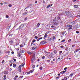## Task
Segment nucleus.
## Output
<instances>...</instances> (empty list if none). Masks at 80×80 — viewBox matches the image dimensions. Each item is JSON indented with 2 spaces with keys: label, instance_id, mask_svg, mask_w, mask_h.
<instances>
[{
  "label": "nucleus",
  "instance_id": "f257e3e1",
  "mask_svg": "<svg viewBox=\"0 0 80 80\" xmlns=\"http://www.w3.org/2000/svg\"><path fill=\"white\" fill-rule=\"evenodd\" d=\"M59 20H61V18H60L58 16H57L55 17L54 20V22H58Z\"/></svg>",
  "mask_w": 80,
  "mask_h": 80
},
{
  "label": "nucleus",
  "instance_id": "f03ea898",
  "mask_svg": "<svg viewBox=\"0 0 80 80\" xmlns=\"http://www.w3.org/2000/svg\"><path fill=\"white\" fill-rule=\"evenodd\" d=\"M65 13L67 15L68 17H72V14L70 12L68 11H66L65 12Z\"/></svg>",
  "mask_w": 80,
  "mask_h": 80
},
{
  "label": "nucleus",
  "instance_id": "7ed1b4c3",
  "mask_svg": "<svg viewBox=\"0 0 80 80\" xmlns=\"http://www.w3.org/2000/svg\"><path fill=\"white\" fill-rule=\"evenodd\" d=\"M67 28L68 29V30H71V29H72V26L70 25H67L66 26Z\"/></svg>",
  "mask_w": 80,
  "mask_h": 80
},
{
  "label": "nucleus",
  "instance_id": "20e7f679",
  "mask_svg": "<svg viewBox=\"0 0 80 80\" xmlns=\"http://www.w3.org/2000/svg\"><path fill=\"white\" fill-rule=\"evenodd\" d=\"M32 50H35V49L36 48H37V46H36V45H35V44H33L32 45Z\"/></svg>",
  "mask_w": 80,
  "mask_h": 80
},
{
  "label": "nucleus",
  "instance_id": "39448f33",
  "mask_svg": "<svg viewBox=\"0 0 80 80\" xmlns=\"http://www.w3.org/2000/svg\"><path fill=\"white\" fill-rule=\"evenodd\" d=\"M32 57L31 58V63H33V62H34V61H35V57L34 55H33L32 56Z\"/></svg>",
  "mask_w": 80,
  "mask_h": 80
},
{
  "label": "nucleus",
  "instance_id": "423d86ee",
  "mask_svg": "<svg viewBox=\"0 0 80 80\" xmlns=\"http://www.w3.org/2000/svg\"><path fill=\"white\" fill-rule=\"evenodd\" d=\"M23 27H24V24H22L21 25V26L17 29L16 30H20V29H22Z\"/></svg>",
  "mask_w": 80,
  "mask_h": 80
},
{
  "label": "nucleus",
  "instance_id": "0eeeda50",
  "mask_svg": "<svg viewBox=\"0 0 80 80\" xmlns=\"http://www.w3.org/2000/svg\"><path fill=\"white\" fill-rule=\"evenodd\" d=\"M9 42L11 44H13V39L12 38L9 39Z\"/></svg>",
  "mask_w": 80,
  "mask_h": 80
},
{
  "label": "nucleus",
  "instance_id": "6e6552de",
  "mask_svg": "<svg viewBox=\"0 0 80 80\" xmlns=\"http://www.w3.org/2000/svg\"><path fill=\"white\" fill-rule=\"evenodd\" d=\"M61 34L63 35V36H64V35H67V32H66V31L62 32H61Z\"/></svg>",
  "mask_w": 80,
  "mask_h": 80
},
{
  "label": "nucleus",
  "instance_id": "1a4fd4ad",
  "mask_svg": "<svg viewBox=\"0 0 80 80\" xmlns=\"http://www.w3.org/2000/svg\"><path fill=\"white\" fill-rule=\"evenodd\" d=\"M18 69L19 72H21V70H22V65H20Z\"/></svg>",
  "mask_w": 80,
  "mask_h": 80
},
{
  "label": "nucleus",
  "instance_id": "9d476101",
  "mask_svg": "<svg viewBox=\"0 0 80 80\" xmlns=\"http://www.w3.org/2000/svg\"><path fill=\"white\" fill-rule=\"evenodd\" d=\"M56 22V21H54L53 20L52 23V25H55V26H56V25H58V23H57Z\"/></svg>",
  "mask_w": 80,
  "mask_h": 80
},
{
  "label": "nucleus",
  "instance_id": "9b49d317",
  "mask_svg": "<svg viewBox=\"0 0 80 80\" xmlns=\"http://www.w3.org/2000/svg\"><path fill=\"white\" fill-rule=\"evenodd\" d=\"M63 58V57L62 56H59V57L58 59V62H60V61H61V60H62V59Z\"/></svg>",
  "mask_w": 80,
  "mask_h": 80
},
{
  "label": "nucleus",
  "instance_id": "f8f14e48",
  "mask_svg": "<svg viewBox=\"0 0 80 80\" xmlns=\"http://www.w3.org/2000/svg\"><path fill=\"white\" fill-rule=\"evenodd\" d=\"M26 73L28 74V75L30 74V73H33V70H31L29 72H27Z\"/></svg>",
  "mask_w": 80,
  "mask_h": 80
},
{
  "label": "nucleus",
  "instance_id": "ddd939ff",
  "mask_svg": "<svg viewBox=\"0 0 80 80\" xmlns=\"http://www.w3.org/2000/svg\"><path fill=\"white\" fill-rule=\"evenodd\" d=\"M36 42V40H35V39H33L32 40V41L31 43V47H32V45H33V43H34V42Z\"/></svg>",
  "mask_w": 80,
  "mask_h": 80
},
{
  "label": "nucleus",
  "instance_id": "4468645a",
  "mask_svg": "<svg viewBox=\"0 0 80 80\" xmlns=\"http://www.w3.org/2000/svg\"><path fill=\"white\" fill-rule=\"evenodd\" d=\"M23 77V76H21L19 77V78H18V80H21L22 78Z\"/></svg>",
  "mask_w": 80,
  "mask_h": 80
},
{
  "label": "nucleus",
  "instance_id": "2eb2a0df",
  "mask_svg": "<svg viewBox=\"0 0 80 80\" xmlns=\"http://www.w3.org/2000/svg\"><path fill=\"white\" fill-rule=\"evenodd\" d=\"M49 55H51V56H52V57H53L54 56V55L53 54V52H49Z\"/></svg>",
  "mask_w": 80,
  "mask_h": 80
},
{
  "label": "nucleus",
  "instance_id": "dca6fc26",
  "mask_svg": "<svg viewBox=\"0 0 80 80\" xmlns=\"http://www.w3.org/2000/svg\"><path fill=\"white\" fill-rule=\"evenodd\" d=\"M11 52H12V51H7L6 53H8V55H10V53H11Z\"/></svg>",
  "mask_w": 80,
  "mask_h": 80
},
{
  "label": "nucleus",
  "instance_id": "f3484780",
  "mask_svg": "<svg viewBox=\"0 0 80 80\" xmlns=\"http://www.w3.org/2000/svg\"><path fill=\"white\" fill-rule=\"evenodd\" d=\"M79 50H80V48H79L78 49H76L75 51L74 52V53H77V52H78Z\"/></svg>",
  "mask_w": 80,
  "mask_h": 80
},
{
  "label": "nucleus",
  "instance_id": "a211bd4d",
  "mask_svg": "<svg viewBox=\"0 0 80 80\" xmlns=\"http://www.w3.org/2000/svg\"><path fill=\"white\" fill-rule=\"evenodd\" d=\"M20 52L21 53H24V52H25V50L22 49H21Z\"/></svg>",
  "mask_w": 80,
  "mask_h": 80
},
{
  "label": "nucleus",
  "instance_id": "6ab92c4d",
  "mask_svg": "<svg viewBox=\"0 0 80 80\" xmlns=\"http://www.w3.org/2000/svg\"><path fill=\"white\" fill-rule=\"evenodd\" d=\"M41 42H42V45H45V44L46 43H47V42H46V41H42Z\"/></svg>",
  "mask_w": 80,
  "mask_h": 80
},
{
  "label": "nucleus",
  "instance_id": "aec40b11",
  "mask_svg": "<svg viewBox=\"0 0 80 80\" xmlns=\"http://www.w3.org/2000/svg\"><path fill=\"white\" fill-rule=\"evenodd\" d=\"M4 78H3V80H7V76L6 75H4L3 76Z\"/></svg>",
  "mask_w": 80,
  "mask_h": 80
},
{
  "label": "nucleus",
  "instance_id": "412c9836",
  "mask_svg": "<svg viewBox=\"0 0 80 80\" xmlns=\"http://www.w3.org/2000/svg\"><path fill=\"white\" fill-rule=\"evenodd\" d=\"M50 27L49 25H48L46 26V28L47 29H49Z\"/></svg>",
  "mask_w": 80,
  "mask_h": 80
},
{
  "label": "nucleus",
  "instance_id": "4be33fe9",
  "mask_svg": "<svg viewBox=\"0 0 80 80\" xmlns=\"http://www.w3.org/2000/svg\"><path fill=\"white\" fill-rule=\"evenodd\" d=\"M48 41H51V40H52V38L50 37H49L48 38Z\"/></svg>",
  "mask_w": 80,
  "mask_h": 80
},
{
  "label": "nucleus",
  "instance_id": "5701e85b",
  "mask_svg": "<svg viewBox=\"0 0 80 80\" xmlns=\"http://www.w3.org/2000/svg\"><path fill=\"white\" fill-rule=\"evenodd\" d=\"M74 74L75 73L74 72L70 74V75H69V77H72Z\"/></svg>",
  "mask_w": 80,
  "mask_h": 80
},
{
  "label": "nucleus",
  "instance_id": "b1692460",
  "mask_svg": "<svg viewBox=\"0 0 80 80\" xmlns=\"http://www.w3.org/2000/svg\"><path fill=\"white\" fill-rule=\"evenodd\" d=\"M18 55L20 57V58H22V55H21V54H20V52H18Z\"/></svg>",
  "mask_w": 80,
  "mask_h": 80
},
{
  "label": "nucleus",
  "instance_id": "393cba45",
  "mask_svg": "<svg viewBox=\"0 0 80 80\" xmlns=\"http://www.w3.org/2000/svg\"><path fill=\"white\" fill-rule=\"evenodd\" d=\"M67 72V71H62L60 72V73L61 74H63V73H65V72Z\"/></svg>",
  "mask_w": 80,
  "mask_h": 80
},
{
  "label": "nucleus",
  "instance_id": "a878e982",
  "mask_svg": "<svg viewBox=\"0 0 80 80\" xmlns=\"http://www.w3.org/2000/svg\"><path fill=\"white\" fill-rule=\"evenodd\" d=\"M18 75L15 76L13 78V79H14V80H17V78H18Z\"/></svg>",
  "mask_w": 80,
  "mask_h": 80
},
{
  "label": "nucleus",
  "instance_id": "bb28decb",
  "mask_svg": "<svg viewBox=\"0 0 80 80\" xmlns=\"http://www.w3.org/2000/svg\"><path fill=\"white\" fill-rule=\"evenodd\" d=\"M47 34H45L44 36V37L43 38L44 40H45V38H47Z\"/></svg>",
  "mask_w": 80,
  "mask_h": 80
},
{
  "label": "nucleus",
  "instance_id": "cd10ccee",
  "mask_svg": "<svg viewBox=\"0 0 80 80\" xmlns=\"http://www.w3.org/2000/svg\"><path fill=\"white\" fill-rule=\"evenodd\" d=\"M3 72H4V74H5V75H7L8 73V71H4Z\"/></svg>",
  "mask_w": 80,
  "mask_h": 80
},
{
  "label": "nucleus",
  "instance_id": "c85d7f7f",
  "mask_svg": "<svg viewBox=\"0 0 80 80\" xmlns=\"http://www.w3.org/2000/svg\"><path fill=\"white\" fill-rule=\"evenodd\" d=\"M57 22L58 23H59V24H61V23H62V21H61V20H59Z\"/></svg>",
  "mask_w": 80,
  "mask_h": 80
},
{
  "label": "nucleus",
  "instance_id": "c756f323",
  "mask_svg": "<svg viewBox=\"0 0 80 80\" xmlns=\"http://www.w3.org/2000/svg\"><path fill=\"white\" fill-rule=\"evenodd\" d=\"M55 36H53L52 40V41H54L55 40Z\"/></svg>",
  "mask_w": 80,
  "mask_h": 80
},
{
  "label": "nucleus",
  "instance_id": "7c9ffc66",
  "mask_svg": "<svg viewBox=\"0 0 80 80\" xmlns=\"http://www.w3.org/2000/svg\"><path fill=\"white\" fill-rule=\"evenodd\" d=\"M68 55V53H67V52H66L65 53H64L63 55L64 57H65V56H67V55Z\"/></svg>",
  "mask_w": 80,
  "mask_h": 80
},
{
  "label": "nucleus",
  "instance_id": "2f4dec72",
  "mask_svg": "<svg viewBox=\"0 0 80 80\" xmlns=\"http://www.w3.org/2000/svg\"><path fill=\"white\" fill-rule=\"evenodd\" d=\"M48 58H52V56L51 55H50V54L48 55Z\"/></svg>",
  "mask_w": 80,
  "mask_h": 80
},
{
  "label": "nucleus",
  "instance_id": "473e14b6",
  "mask_svg": "<svg viewBox=\"0 0 80 80\" xmlns=\"http://www.w3.org/2000/svg\"><path fill=\"white\" fill-rule=\"evenodd\" d=\"M53 52H54V54H54V55H55V54H56V53H57V50H55Z\"/></svg>",
  "mask_w": 80,
  "mask_h": 80
},
{
  "label": "nucleus",
  "instance_id": "72a5a7b5",
  "mask_svg": "<svg viewBox=\"0 0 80 80\" xmlns=\"http://www.w3.org/2000/svg\"><path fill=\"white\" fill-rule=\"evenodd\" d=\"M27 53L29 55H31V54H32V52H29V51H28Z\"/></svg>",
  "mask_w": 80,
  "mask_h": 80
},
{
  "label": "nucleus",
  "instance_id": "f704fd0d",
  "mask_svg": "<svg viewBox=\"0 0 80 80\" xmlns=\"http://www.w3.org/2000/svg\"><path fill=\"white\" fill-rule=\"evenodd\" d=\"M28 13V12H26V11H25L23 13V15H27Z\"/></svg>",
  "mask_w": 80,
  "mask_h": 80
},
{
  "label": "nucleus",
  "instance_id": "c9c22d12",
  "mask_svg": "<svg viewBox=\"0 0 80 80\" xmlns=\"http://www.w3.org/2000/svg\"><path fill=\"white\" fill-rule=\"evenodd\" d=\"M13 68H15L16 67V65L15 64H13Z\"/></svg>",
  "mask_w": 80,
  "mask_h": 80
},
{
  "label": "nucleus",
  "instance_id": "e433bc0d",
  "mask_svg": "<svg viewBox=\"0 0 80 80\" xmlns=\"http://www.w3.org/2000/svg\"><path fill=\"white\" fill-rule=\"evenodd\" d=\"M74 8H78V5H75L74 6Z\"/></svg>",
  "mask_w": 80,
  "mask_h": 80
},
{
  "label": "nucleus",
  "instance_id": "4c0bfd02",
  "mask_svg": "<svg viewBox=\"0 0 80 80\" xmlns=\"http://www.w3.org/2000/svg\"><path fill=\"white\" fill-rule=\"evenodd\" d=\"M25 62H23V63H22V64L21 66H22V67H23V66H24V65H25Z\"/></svg>",
  "mask_w": 80,
  "mask_h": 80
},
{
  "label": "nucleus",
  "instance_id": "58836bf2",
  "mask_svg": "<svg viewBox=\"0 0 80 80\" xmlns=\"http://www.w3.org/2000/svg\"><path fill=\"white\" fill-rule=\"evenodd\" d=\"M50 7V5L49 4L47 6L46 8H49V7Z\"/></svg>",
  "mask_w": 80,
  "mask_h": 80
},
{
  "label": "nucleus",
  "instance_id": "ea45409f",
  "mask_svg": "<svg viewBox=\"0 0 80 80\" xmlns=\"http://www.w3.org/2000/svg\"><path fill=\"white\" fill-rule=\"evenodd\" d=\"M59 55H62V54H61V53H62V51H59Z\"/></svg>",
  "mask_w": 80,
  "mask_h": 80
},
{
  "label": "nucleus",
  "instance_id": "a19ab883",
  "mask_svg": "<svg viewBox=\"0 0 80 80\" xmlns=\"http://www.w3.org/2000/svg\"><path fill=\"white\" fill-rule=\"evenodd\" d=\"M64 80H67V78L66 77H65L64 78Z\"/></svg>",
  "mask_w": 80,
  "mask_h": 80
},
{
  "label": "nucleus",
  "instance_id": "79ce46f5",
  "mask_svg": "<svg viewBox=\"0 0 80 80\" xmlns=\"http://www.w3.org/2000/svg\"><path fill=\"white\" fill-rule=\"evenodd\" d=\"M46 62H48V63H49L50 62V60H46Z\"/></svg>",
  "mask_w": 80,
  "mask_h": 80
},
{
  "label": "nucleus",
  "instance_id": "37998d69",
  "mask_svg": "<svg viewBox=\"0 0 80 80\" xmlns=\"http://www.w3.org/2000/svg\"><path fill=\"white\" fill-rule=\"evenodd\" d=\"M40 24L39 23H38L37 24V27H39V26H40Z\"/></svg>",
  "mask_w": 80,
  "mask_h": 80
},
{
  "label": "nucleus",
  "instance_id": "c03bdc74",
  "mask_svg": "<svg viewBox=\"0 0 80 80\" xmlns=\"http://www.w3.org/2000/svg\"><path fill=\"white\" fill-rule=\"evenodd\" d=\"M65 42V39H63L61 41V42Z\"/></svg>",
  "mask_w": 80,
  "mask_h": 80
},
{
  "label": "nucleus",
  "instance_id": "a18cd8bd",
  "mask_svg": "<svg viewBox=\"0 0 80 80\" xmlns=\"http://www.w3.org/2000/svg\"><path fill=\"white\" fill-rule=\"evenodd\" d=\"M6 17L7 18H9V16L8 15H7L6 16Z\"/></svg>",
  "mask_w": 80,
  "mask_h": 80
},
{
  "label": "nucleus",
  "instance_id": "49530a36",
  "mask_svg": "<svg viewBox=\"0 0 80 80\" xmlns=\"http://www.w3.org/2000/svg\"><path fill=\"white\" fill-rule=\"evenodd\" d=\"M35 65H33L32 66V68H35Z\"/></svg>",
  "mask_w": 80,
  "mask_h": 80
},
{
  "label": "nucleus",
  "instance_id": "de8ad7c7",
  "mask_svg": "<svg viewBox=\"0 0 80 80\" xmlns=\"http://www.w3.org/2000/svg\"><path fill=\"white\" fill-rule=\"evenodd\" d=\"M8 6L9 7H12V4H9Z\"/></svg>",
  "mask_w": 80,
  "mask_h": 80
},
{
  "label": "nucleus",
  "instance_id": "09e8293b",
  "mask_svg": "<svg viewBox=\"0 0 80 80\" xmlns=\"http://www.w3.org/2000/svg\"><path fill=\"white\" fill-rule=\"evenodd\" d=\"M34 38H35V39H37L38 38V37L37 36H35Z\"/></svg>",
  "mask_w": 80,
  "mask_h": 80
},
{
  "label": "nucleus",
  "instance_id": "8fccbe9b",
  "mask_svg": "<svg viewBox=\"0 0 80 80\" xmlns=\"http://www.w3.org/2000/svg\"><path fill=\"white\" fill-rule=\"evenodd\" d=\"M11 54H14V52H13V51H11Z\"/></svg>",
  "mask_w": 80,
  "mask_h": 80
},
{
  "label": "nucleus",
  "instance_id": "3c124183",
  "mask_svg": "<svg viewBox=\"0 0 80 80\" xmlns=\"http://www.w3.org/2000/svg\"><path fill=\"white\" fill-rule=\"evenodd\" d=\"M71 41H72V39H70L68 41V42H71Z\"/></svg>",
  "mask_w": 80,
  "mask_h": 80
},
{
  "label": "nucleus",
  "instance_id": "603ef678",
  "mask_svg": "<svg viewBox=\"0 0 80 80\" xmlns=\"http://www.w3.org/2000/svg\"><path fill=\"white\" fill-rule=\"evenodd\" d=\"M67 25H68V24H70V22L68 21V22L67 23Z\"/></svg>",
  "mask_w": 80,
  "mask_h": 80
},
{
  "label": "nucleus",
  "instance_id": "864d4df0",
  "mask_svg": "<svg viewBox=\"0 0 80 80\" xmlns=\"http://www.w3.org/2000/svg\"><path fill=\"white\" fill-rule=\"evenodd\" d=\"M4 62H5V60H3L2 62V63L3 64V63H4Z\"/></svg>",
  "mask_w": 80,
  "mask_h": 80
},
{
  "label": "nucleus",
  "instance_id": "5fc2aeb1",
  "mask_svg": "<svg viewBox=\"0 0 80 80\" xmlns=\"http://www.w3.org/2000/svg\"><path fill=\"white\" fill-rule=\"evenodd\" d=\"M45 56H43L42 57V59H45Z\"/></svg>",
  "mask_w": 80,
  "mask_h": 80
},
{
  "label": "nucleus",
  "instance_id": "6e6d98bb",
  "mask_svg": "<svg viewBox=\"0 0 80 80\" xmlns=\"http://www.w3.org/2000/svg\"><path fill=\"white\" fill-rule=\"evenodd\" d=\"M76 33H77V34H78V33H79V32L78 31H76Z\"/></svg>",
  "mask_w": 80,
  "mask_h": 80
},
{
  "label": "nucleus",
  "instance_id": "4d7b16f0",
  "mask_svg": "<svg viewBox=\"0 0 80 80\" xmlns=\"http://www.w3.org/2000/svg\"><path fill=\"white\" fill-rule=\"evenodd\" d=\"M12 35H13V34H11L9 35V37H12Z\"/></svg>",
  "mask_w": 80,
  "mask_h": 80
},
{
  "label": "nucleus",
  "instance_id": "13d9d810",
  "mask_svg": "<svg viewBox=\"0 0 80 80\" xmlns=\"http://www.w3.org/2000/svg\"><path fill=\"white\" fill-rule=\"evenodd\" d=\"M67 68L66 67V68H64V70H67Z\"/></svg>",
  "mask_w": 80,
  "mask_h": 80
},
{
  "label": "nucleus",
  "instance_id": "bf43d9fd",
  "mask_svg": "<svg viewBox=\"0 0 80 80\" xmlns=\"http://www.w3.org/2000/svg\"><path fill=\"white\" fill-rule=\"evenodd\" d=\"M60 48H63V46H61Z\"/></svg>",
  "mask_w": 80,
  "mask_h": 80
},
{
  "label": "nucleus",
  "instance_id": "052dcab7",
  "mask_svg": "<svg viewBox=\"0 0 80 80\" xmlns=\"http://www.w3.org/2000/svg\"><path fill=\"white\" fill-rule=\"evenodd\" d=\"M72 47H75V45H72Z\"/></svg>",
  "mask_w": 80,
  "mask_h": 80
},
{
  "label": "nucleus",
  "instance_id": "680f3d73",
  "mask_svg": "<svg viewBox=\"0 0 80 80\" xmlns=\"http://www.w3.org/2000/svg\"><path fill=\"white\" fill-rule=\"evenodd\" d=\"M11 27V26H8V29H10V28Z\"/></svg>",
  "mask_w": 80,
  "mask_h": 80
},
{
  "label": "nucleus",
  "instance_id": "e2e57ef3",
  "mask_svg": "<svg viewBox=\"0 0 80 80\" xmlns=\"http://www.w3.org/2000/svg\"><path fill=\"white\" fill-rule=\"evenodd\" d=\"M24 20H25V21H26V20H27V18H26Z\"/></svg>",
  "mask_w": 80,
  "mask_h": 80
},
{
  "label": "nucleus",
  "instance_id": "0e129e2a",
  "mask_svg": "<svg viewBox=\"0 0 80 80\" xmlns=\"http://www.w3.org/2000/svg\"><path fill=\"white\" fill-rule=\"evenodd\" d=\"M42 67H40L39 68V69H40V70H42Z\"/></svg>",
  "mask_w": 80,
  "mask_h": 80
},
{
  "label": "nucleus",
  "instance_id": "69168bd1",
  "mask_svg": "<svg viewBox=\"0 0 80 80\" xmlns=\"http://www.w3.org/2000/svg\"><path fill=\"white\" fill-rule=\"evenodd\" d=\"M14 62H16V59H13Z\"/></svg>",
  "mask_w": 80,
  "mask_h": 80
},
{
  "label": "nucleus",
  "instance_id": "338daca9",
  "mask_svg": "<svg viewBox=\"0 0 80 80\" xmlns=\"http://www.w3.org/2000/svg\"><path fill=\"white\" fill-rule=\"evenodd\" d=\"M12 64L11 63L10 64V67H12Z\"/></svg>",
  "mask_w": 80,
  "mask_h": 80
},
{
  "label": "nucleus",
  "instance_id": "774afa93",
  "mask_svg": "<svg viewBox=\"0 0 80 80\" xmlns=\"http://www.w3.org/2000/svg\"><path fill=\"white\" fill-rule=\"evenodd\" d=\"M35 3H37V1H35Z\"/></svg>",
  "mask_w": 80,
  "mask_h": 80
}]
</instances>
